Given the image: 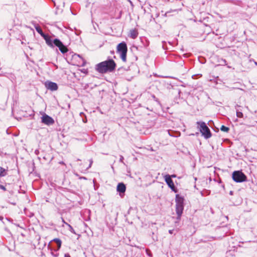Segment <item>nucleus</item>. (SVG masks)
Wrapping results in <instances>:
<instances>
[{"label": "nucleus", "instance_id": "nucleus-13", "mask_svg": "<svg viewBox=\"0 0 257 257\" xmlns=\"http://www.w3.org/2000/svg\"><path fill=\"white\" fill-rule=\"evenodd\" d=\"M35 29L36 30V31L39 34H40V35L43 37L45 34H44L42 30V29L41 28V27L39 26H35Z\"/></svg>", "mask_w": 257, "mask_h": 257}, {"label": "nucleus", "instance_id": "nucleus-19", "mask_svg": "<svg viewBox=\"0 0 257 257\" xmlns=\"http://www.w3.org/2000/svg\"><path fill=\"white\" fill-rule=\"evenodd\" d=\"M89 163H89V166L87 168V169H88L89 168H90L91 167V166H92V163H93V160H92V159H90V160H89Z\"/></svg>", "mask_w": 257, "mask_h": 257}, {"label": "nucleus", "instance_id": "nucleus-9", "mask_svg": "<svg viewBox=\"0 0 257 257\" xmlns=\"http://www.w3.org/2000/svg\"><path fill=\"white\" fill-rule=\"evenodd\" d=\"M45 85L48 89H49L51 91H55L58 89V85L55 82L47 81L45 82Z\"/></svg>", "mask_w": 257, "mask_h": 257}, {"label": "nucleus", "instance_id": "nucleus-17", "mask_svg": "<svg viewBox=\"0 0 257 257\" xmlns=\"http://www.w3.org/2000/svg\"><path fill=\"white\" fill-rule=\"evenodd\" d=\"M66 225H67V226H68V227H69V230L71 232H72V233H74V234H76L75 230H74V229L73 228V227H72V226H71V225H70V224H68V223H66Z\"/></svg>", "mask_w": 257, "mask_h": 257}, {"label": "nucleus", "instance_id": "nucleus-27", "mask_svg": "<svg viewBox=\"0 0 257 257\" xmlns=\"http://www.w3.org/2000/svg\"><path fill=\"white\" fill-rule=\"evenodd\" d=\"M229 194H230V195H232V194H233V191H230V192H229Z\"/></svg>", "mask_w": 257, "mask_h": 257}, {"label": "nucleus", "instance_id": "nucleus-24", "mask_svg": "<svg viewBox=\"0 0 257 257\" xmlns=\"http://www.w3.org/2000/svg\"><path fill=\"white\" fill-rule=\"evenodd\" d=\"M173 230H169V232L170 234H172L173 233Z\"/></svg>", "mask_w": 257, "mask_h": 257}, {"label": "nucleus", "instance_id": "nucleus-3", "mask_svg": "<svg viewBox=\"0 0 257 257\" xmlns=\"http://www.w3.org/2000/svg\"><path fill=\"white\" fill-rule=\"evenodd\" d=\"M184 199L183 197L179 194L176 195V211L177 214V219L178 220H180L184 209Z\"/></svg>", "mask_w": 257, "mask_h": 257}, {"label": "nucleus", "instance_id": "nucleus-23", "mask_svg": "<svg viewBox=\"0 0 257 257\" xmlns=\"http://www.w3.org/2000/svg\"><path fill=\"white\" fill-rule=\"evenodd\" d=\"M170 176H171V178H175L176 175L173 174V175H170Z\"/></svg>", "mask_w": 257, "mask_h": 257}, {"label": "nucleus", "instance_id": "nucleus-5", "mask_svg": "<svg viewBox=\"0 0 257 257\" xmlns=\"http://www.w3.org/2000/svg\"><path fill=\"white\" fill-rule=\"evenodd\" d=\"M127 52V47L126 44L122 42L117 46V53L120 55L121 60L123 62L126 61V53Z\"/></svg>", "mask_w": 257, "mask_h": 257}, {"label": "nucleus", "instance_id": "nucleus-25", "mask_svg": "<svg viewBox=\"0 0 257 257\" xmlns=\"http://www.w3.org/2000/svg\"><path fill=\"white\" fill-rule=\"evenodd\" d=\"M168 134H169V135L170 136H174L173 135H172V134H170V132H169V131H168Z\"/></svg>", "mask_w": 257, "mask_h": 257}, {"label": "nucleus", "instance_id": "nucleus-15", "mask_svg": "<svg viewBox=\"0 0 257 257\" xmlns=\"http://www.w3.org/2000/svg\"><path fill=\"white\" fill-rule=\"evenodd\" d=\"M53 240L57 243L58 248H60L61 246V240L59 238H55Z\"/></svg>", "mask_w": 257, "mask_h": 257}, {"label": "nucleus", "instance_id": "nucleus-7", "mask_svg": "<svg viewBox=\"0 0 257 257\" xmlns=\"http://www.w3.org/2000/svg\"><path fill=\"white\" fill-rule=\"evenodd\" d=\"M165 182L168 186L175 192H177V190L174 184V182L172 179L171 178V176L170 175H166L164 177Z\"/></svg>", "mask_w": 257, "mask_h": 257}, {"label": "nucleus", "instance_id": "nucleus-2", "mask_svg": "<svg viewBox=\"0 0 257 257\" xmlns=\"http://www.w3.org/2000/svg\"><path fill=\"white\" fill-rule=\"evenodd\" d=\"M45 40L46 44L50 47L53 48L54 46L57 47L61 52L64 54L68 52V49L66 46L58 39H55L52 40L51 37L48 35L45 34L42 37Z\"/></svg>", "mask_w": 257, "mask_h": 257}, {"label": "nucleus", "instance_id": "nucleus-11", "mask_svg": "<svg viewBox=\"0 0 257 257\" xmlns=\"http://www.w3.org/2000/svg\"><path fill=\"white\" fill-rule=\"evenodd\" d=\"M117 191L119 193L120 195L121 193H124L126 190V186L123 183H119L117 186Z\"/></svg>", "mask_w": 257, "mask_h": 257}, {"label": "nucleus", "instance_id": "nucleus-4", "mask_svg": "<svg viewBox=\"0 0 257 257\" xmlns=\"http://www.w3.org/2000/svg\"><path fill=\"white\" fill-rule=\"evenodd\" d=\"M197 128L199 129L204 138L207 139L211 137V133L205 122L203 121H197Z\"/></svg>", "mask_w": 257, "mask_h": 257}, {"label": "nucleus", "instance_id": "nucleus-8", "mask_svg": "<svg viewBox=\"0 0 257 257\" xmlns=\"http://www.w3.org/2000/svg\"><path fill=\"white\" fill-rule=\"evenodd\" d=\"M41 119L42 122L48 125H52L54 123V119L45 113L42 115Z\"/></svg>", "mask_w": 257, "mask_h": 257}, {"label": "nucleus", "instance_id": "nucleus-26", "mask_svg": "<svg viewBox=\"0 0 257 257\" xmlns=\"http://www.w3.org/2000/svg\"><path fill=\"white\" fill-rule=\"evenodd\" d=\"M59 164H62V165H64L65 164L63 162H62H62H60Z\"/></svg>", "mask_w": 257, "mask_h": 257}, {"label": "nucleus", "instance_id": "nucleus-16", "mask_svg": "<svg viewBox=\"0 0 257 257\" xmlns=\"http://www.w3.org/2000/svg\"><path fill=\"white\" fill-rule=\"evenodd\" d=\"M220 130L222 131V132H226V133H227L228 132L229 130V127H227V126H225L223 125H222L221 127H220Z\"/></svg>", "mask_w": 257, "mask_h": 257}, {"label": "nucleus", "instance_id": "nucleus-6", "mask_svg": "<svg viewBox=\"0 0 257 257\" xmlns=\"http://www.w3.org/2000/svg\"><path fill=\"white\" fill-rule=\"evenodd\" d=\"M233 180L237 183H241L246 181V175L241 171H234L232 175Z\"/></svg>", "mask_w": 257, "mask_h": 257}, {"label": "nucleus", "instance_id": "nucleus-22", "mask_svg": "<svg viewBox=\"0 0 257 257\" xmlns=\"http://www.w3.org/2000/svg\"><path fill=\"white\" fill-rule=\"evenodd\" d=\"M64 257H71L69 254L68 253H65L64 255Z\"/></svg>", "mask_w": 257, "mask_h": 257}, {"label": "nucleus", "instance_id": "nucleus-1", "mask_svg": "<svg viewBox=\"0 0 257 257\" xmlns=\"http://www.w3.org/2000/svg\"><path fill=\"white\" fill-rule=\"evenodd\" d=\"M116 67V63L112 59L101 62L96 64L95 69L98 72L104 74L107 72H112Z\"/></svg>", "mask_w": 257, "mask_h": 257}, {"label": "nucleus", "instance_id": "nucleus-21", "mask_svg": "<svg viewBox=\"0 0 257 257\" xmlns=\"http://www.w3.org/2000/svg\"><path fill=\"white\" fill-rule=\"evenodd\" d=\"M0 189L4 190V191H6V189L5 188V187L3 185H0Z\"/></svg>", "mask_w": 257, "mask_h": 257}, {"label": "nucleus", "instance_id": "nucleus-20", "mask_svg": "<svg viewBox=\"0 0 257 257\" xmlns=\"http://www.w3.org/2000/svg\"><path fill=\"white\" fill-rule=\"evenodd\" d=\"M123 157L121 155L120 156V158H119V162L120 163H123V164H124V163L123 162Z\"/></svg>", "mask_w": 257, "mask_h": 257}, {"label": "nucleus", "instance_id": "nucleus-10", "mask_svg": "<svg viewBox=\"0 0 257 257\" xmlns=\"http://www.w3.org/2000/svg\"><path fill=\"white\" fill-rule=\"evenodd\" d=\"M72 58L73 59H79V63L77 64V65L84 66L85 63V60L79 55L74 54L72 55Z\"/></svg>", "mask_w": 257, "mask_h": 257}, {"label": "nucleus", "instance_id": "nucleus-29", "mask_svg": "<svg viewBox=\"0 0 257 257\" xmlns=\"http://www.w3.org/2000/svg\"><path fill=\"white\" fill-rule=\"evenodd\" d=\"M63 222L66 225V223H67V222H66L63 219Z\"/></svg>", "mask_w": 257, "mask_h": 257}, {"label": "nucleus", "instance_id": "nucleus-28", "mask_svg": "<svg viewBox=\"0 0 257 257\" xmlns=\"http://www.w3.org/2000/svg\"><path fill=\"white\" fill-rule=\"evenodd\" d=\"M3 219V216H0V220H2Z\"/></svg>", "mask_w": 257, "mask_h": 257}, {"label": "nucleus", "instance_id": "nucleus-30", "mask_svg": "<svg viewBox=\"0 0 257 257\" xmlns=\"http://www.w3.org/2000/svg\"><path fill=\"white\" fill-rule=\"evenodd\" d=\"M255 64L257 66V62H255Z\"/></svg>", "mask_w": 257, "mask_h": 257}, {"label": "nucleus", "instance_id": "nucleus-14", "mask_svg": "<svg viewBox=\"0 0 257 257\" xmlns=\"http://www.w3.org/2000/svg\"><path fill=\"white\" fill-rule=\"evenodd\" d=\"M7 175V170L0 167V177L5 176Z\"/></svg>", "mask_w": 257, "mask_h": 257}, {"label": "nucleus", "instance_id": "nucleus-18", "mask_svg": "<svg viewBox=\"0 0 257 257\" xmlns=\"http://www.w3.org/2000/svg\"><path fill=\"white\" fill-rule=\"evenodd\" d=\"M236 116L238 117L242 118L243 116V114L241 112L238 111V110H236Z\"/></svg>", "mask_w": 257, "mask_h": 257}, {"label": "nucleus", "instance_id": "nucleus-12", "mask_svg": "<svg viewBox=\"0 0 257 257\" xmlns=\"http://www.w3.org/2000/svg\"><path fill=\"white\" fill-rule=\"evenodd\" d=\"M128 36L132 39H136L138 36V32L136 29L131 30Z\"/></svg>", "mask_w": 257, "mask_h": 257}]
</instances>
